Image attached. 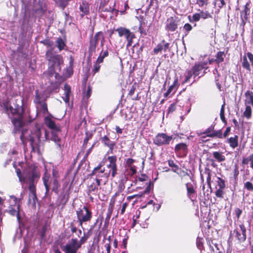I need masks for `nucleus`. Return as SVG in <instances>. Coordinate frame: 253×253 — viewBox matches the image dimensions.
Wrapping results in <instances>:
<instances>
[{"label": "nucleus", "mask_w": 253, "mask_h": 253, "mask_svg": "<svg viewBox=\"0 0 253 253\" xmlns=\"http://www.w3.org/2000/svg\"><path fill=\"white\" fill-rule=\"evenodd\" d=\"M41 173L37 167L34 166L30 167L26 173L25 181L29 184V199L28 202L32 203L34 207H36L38 198L36 193V185L40 178Z\"/></svg>", "instance_id": "nucleus-1"}, {"label": "nucleus", "mask_w": 253, "mask_h": 253, "mask_svg": "<svg viewBox=\"0 0 253 253\" xmlns=\"http://www.w3.org/2000/svg\"><path fill=\"white\" fill-rule=\"evenodd\" d=\"M10 112L14 116L11 119V123L16 130H19L27 123L33 121L32 119L28 120L26 118L22 105L16 104L14 108L10 106Z\"/></svg>", "instance_id": "nucleus-2"}, {"label": "nucleus", "mask_w": 253, "mask_h": 253, "mask_svg": "<svg viewBox=\"0 0 253 253\" xmlns=\"http://www.w3.org/2000/svg\"><path fill=\"white\" fill-rule=\"evenodd\" d=\"M96 180L97 181L93 179V177L89 176L86 181V192L92 202L94 199L93 196H96L99 195L98 191L100 188L101 184L99 183L98 179Z\"/></svg>", "instance_id": "nucleus-3"}, {"label": "nucleus", "mask_w": 253, "mask_h": 253, "mask_svg": "<svg viewBox=\"0 0 253 253\" xmlns=\"http://www.w3.org/2000/svg\"><path fill=\"white\" fill-rule=\"evenodd\" d=\"M76 212L79 225L83 228V223L90 221L92 217V212L89 208L85 206H84L83 208L78 209Z\"/></svg>", "instance_id": "nucleus-4"}, {"label": "nucleus", "mask_w": 253, "mask_h": 253, "mask_svg": "<svg viewBox=\"0 0 253 253\" xmlns=\"http://www.w3.org/2000/svg\"><path fill=\"white\" fill-rule=\"evenodd\" d=\"M90 177L95 176L93 179L97 181V179L99 180V183H101L102 178H104L106 181H107L109 177V172L105 171V168L102 167V165L99 164L97 167H95L91 172L89 174Z\"/></svg>", "instance_id": "nucleus-5"}, {"label": "nucleus", "mask_w": 253, "mask_h": 253, "mask_svg": "<svg viewBox=\"0 0 253 253\" xmlns=\"http://www.w3.org/2000/svg\"><path fill=\"white\" fill-rule=\"evenodd\" d=\"M118 33L119 37H125L126 42V47L130 46L133 42V40L135 38V35L133 32L130 31L129 29L124 27H119L116 30Z\"/></svg>", "instance_id": "nucleus-6"}, {"label": "nucleus", "mask_w": 253, "mask_h": 253, "mask_svg": "<svg viewBox=\"0 0 253 253\" xmlns=\"http://www.w3.org/2000/svg\"><path fill=\"white\" fill-rule=\"evenodd\" d=\"M45 58L50 66L55 67L56 64L60 66L63 64V57L60 54H55L53 49H48L45 53Z\"/></svg>", "instance_id": "nucleus-7"}, {"label": "nucleus", "mask_w": 253, "mask_h": 253, "mask_svg": "<svg viewBox=\"0 0 253 253\" xmlns=\"http://www.w3.org/2000/svg\"><path fill=\"white\" fill-rule=\"evenodd\" d=\"M172 139V135L166 133H158L153 140V143L157 146L169 145Z\"/></svg>", "instance_id": "nucleus-8"}, {"label": "nucleus", "mask_w": 253, "mask_h": 253, "mask_svg": "<svg viewBox=\"0 0 253 253\" xmlns=\"http://www.w3.org/2000/svg\"><path fill=\"white\" fill-rule=\"evenodd\" d=\"M41 136L42 132L40 128H38L32 131L29 135V141L32 148V152H36V147L39 146V144L41 143Z\"/></svg>", "instance_id": "nucleus-9"}, {"label": "nucleus", "mask_w": 253, "mask_h": 253, "mask_svg": "<svg viewBox=\"0 0 253 253\" xmlns=\"http://www.w3.org/2000/svg\"><path fill=\"white\" fill-rule=\"evenodd\" d=\"M99 38H102L101 44L103 45V42L104 41V37L102 32H98L94 36H91L90 37L88 47V52L89 54H92L95 52Z\"/></svg>", "instance_id": "nucleus-10"}, {"label": "nucleus", "mask_w": 253, "mask_h": 253, "mask_svg": "<svg viewBox=\"0 0 253 253\" xmlns=\"http://www.w3.org/2000/svg\"><path fill=\"white\" fill-rule=\"evenodd\" d=\"M179 18L176 15L169 17L166 22L165 30L168 32H173L177 28L179 22Z\"/></svg>", "instance_id": "nucleus-11"}, {"label": "nucleus", "mask_w": 253, "mask_h": 253, "mask_svg": "<svg viewBox=\"0 0 253 253\" xmlns=\"http://www.w3.org/2000/svg\"><path fill=\"white\" fill-rule=\"evenodd\" d=\"M109 164L107 165V168L109 169L108 171H106L107 172H109V176L111 175L112 178H113L117 174V156H109L107 158Z\"/></svg>", "instance_id": "nucleus-12"}, {"label": "nucleus", "mask_w": 253, "mask_h": 253, "mask_svg": "<svg viewBox=\"0 0 253 253\" xmlns=\"http://www.w3.org/2000/svg\"><path fill=\"white\" fill-rule=\"evenodd\" d=\"M207 62L201 61L196 62L194 65L192 67L191 69L193 71L194 78L200 75V72L204 70V72L202 76H204L206 73V70H207L208 67L207 66Z\"/></svg>", "instance_id": "nucleus-13"}, {"label": "nucleus", "mask_w": 253, "mask_h": 253, "mask_svg": "<svg viewBox=\"0 0 253 253\" xmlns=\"http://www.w3.org/2000/svg\"><path fill=\"white\" fill-rule=\"evenodd\" d=\"M109 1V0H102L99 4V10L101 12H111L113 13L115 12V13L117 14L119 10L115 9V7L116 6V2L114 1L113 2L112 5H109L108 7L107 6V4Z\"/></svg>", "instance_id": "nucleus-14"}, {"label": "nucleus", "mask_w": 253, "mask_h": 253, "mask_svg": "<svg viewBox=\"0 0 253 253\" xmlns=\"http://www.w3.org/2000/svg\"><path fill=\"white\" fill-rule=\"evenodd\" d=\"M174 152L178 157H186L188 152V145L183 142L177 144L174 148Z\"/></svg>", "instance_id": "nucleus-15"}, {"label": "nucleus", "mask_w": 253, "mask_h": 253, "mask_svg": "<svg viewBox=\"0 0 253 253\" xmlns=\"http://www.w3.org/2000/svg\"><path fill=\"white\" fill-rule=\"evenodd\" d=\"M89 237V235L87 234L85 235V234H84V236H83L79 241H78L77 238H72L70 240V242L66 245L79 250L81 248L82 245L86 242Z\"/></svg>", "instance_id": "nucleus-16"}, {"label": "nucleus", "mask_w": 253, "mask_h": 253, "mask_svg": "<svg viewBox=\"0 0 253 253\" xmlns=\"http://www.w3.org/2000/svg\"><path fill=\"white\" fill-rule=\"evenodd\" d=\"M163 51L164 52L170 51V44L165 40H163L161 42L159 43L153 49L152 54L155 55L158 53H161Z\"/></svg>", "instance_id": "nucleus-17"}, {"label": "nucleus", "mask_w": 253, "mask_h": 253, "mask_svg": "<svg viewBox=\"0 0 253 253\" xmlns=\"http://www.w3.org/2000/svg\"><path fill=\"white\" fill-rule=\"evenodd\" d=\"M53 178L49 173H48L46 169L42 177V180L43 185L45 189V194H48L49 192L50 189V185L53 186Z\"/></svg>", "instance_id": "nucleus-18"}, {"label": "nucleus", "mask_w": 253, "mask_h": 253, "mask_svg": "<svg viewBox=\"0 0 253 253\" xmlns=\"http://www.w3.org/2000/svg\"><path fill=\"white\" fill-rule=\"evenodd\" d=\"M241 233L237 229L234 230V233H235V237L239 242L242 243L246 240V228L244 224L239 225Z\"/></svg>", "instance_id": "nucleus-19"}, {"label": "nucleus", "mask_w": 253, "mask_h": 253, "mask_svg": "<svg viewBox=\"0 0 253 253\" xmlns=\"http://www.w3.org/2000/svg\"><path fill=\"white\" fill-rule=\"evenodd\" d=\"M53 178V187L51 188V190L53 192H54L56 194H58L59 193V188L60 186V183L58 180L59 175L58 172L57 170L55 169H53L52 172V177Z\"/></svg>", "instance_id": "nucleus-20"}, {"label": "nucleus", "mask_w": 253, "mask_h": 253, "mask_svg": "<svg viewBox=\"0 0 253 253\" xmlns=\"http://www.w3.org/2000/svg\"><path fill=\"white\" fill-rule=\"evenodd\" d=\"M80 15L82 18L89 13V4L85 0H82L80 2L79 6Z\"/></svg>", "instance_id": "nucleus-21"}, {"label": "nucleus", "mask_w": 253, "mask_h": 253, "mask_svg": "<svg viewBox=\"0 0 253 253\" xmlns=\"http://www.w3.org/2000/svg\"><path fill=\"white\" fill-rule=\"evenodd\" d=\"M51 117H52V116L50 114H49V116L45 117L44 122L45 126L52 130L61 131L60 127L56 125L55 122L51 119Z\"/></svg>", "instance_id": "nucleus-22"}, {"label": "nucleus", "mask_w": 253, "mask_h": 253, "mask_svg": "<svg viewBox=\"0 0 253 253\" xmlns=\"http://www.w3.org/2000/svg\"><path fill=\"white\" fill-rule=\"evenodd\" d=\"M100 140L104 145L108 147L111 152H112L114 146L116 145V143L114 141H111L107 135L101 137Z\"/></svg>", "instance_id": "nucleus-23"}, {"label": "nucleus", "mask_w": 253, "mask_h": 253, "mask_svg": "<svg viewBox=\"0 0 253 253\" xmlns=\"http://www.w3.org/2000/svg\"><path fill=\"white\" fill-rule=\"evenodd\" d=\"M37 94L36 95L35 100V102L41 105V111L43 114L45 115L46 114H49L47 108V104L45 101H41L40 100V95L38 94V90H37Z\"/></svg>", "instance_id": "nucleus-24"}, {"label": "nucleus", "mask_w": 253, "mask_h": 253, "mask_svg": "<svg viewBox=\"0 0 253 253\" xmlns=\"http://www.w3.org/2000/svg\"><path fill=\"white\" fill-rule=\"evenodd\" d=\"M44 74L46 76L47 78L49 80H50V78L52 77L53 75H54L56 80H59L61 78V76L58 73L55 72V67L53 66H50L47 71L44 73Z\"/></svg>", "instance_id": "nucleus-25"}, {"label": "nucleus", "mask_w": 253, "mask_h": 253, "mask_svg": "<svg viewBox=\"0 0 253 253\" xmlns=\"http://www.w3.org/2000/svg\"><path fill=\"white\" fill-rule=\"evenodd\" d=\"M178 78H175L172 84L170 85L167 90V91L164 94V96L165 97H167L169 96V95L170 94L171 92L173 91L172 94H174L175 92V91L176 89L178 87Z\"/></svg>", "instance_id": "nucleus-26"}, {"label": "nucleus", "mask_w": 253, "mask_h": 253, "mask_svg": "<svg viewBox=\"0 0 253 253\" xmlns=\"http://www.w3.org/2000/svg\"><path fill=\"white\" fill-rule=\"evenodd\" d=\"M16 208H15V207H13L12 205H10L8 207V210L7 211L8 213L10 214L11 215L14 216L16 215L17 220L18 221H20L21 219V217L20 215V211H19V209H20V206L19 205H18L16 206Z\"/></svg>", "instance_id": "nucleus-27"}, {"label": "nucleus", "mask_w": 253, "mask_h": 253, "mask_svg": "<svg viewBox=\"0 0 253 253\" xmlns=\"http://www.w3.org/2000/svg\"><path fill=\"white\" fill-rule=\"evenodd\" d=\"M185 186L187 190V197L193 201L192 198L194 197V195L196 194V191L193 185L189 183L185 184Z\"/></svg>", "instance_id": "nucleus-28"}, {"label": "nucleus", "mask_w": 253, "mask_h": 253, "mask_svg": "<svg viewBox=\"0 0 253 253\" xmlns=\"http://www.w3.org/2000/svg\"><path fill=\"white\" fill-rule=\"evenodd\" d=\"M226 142L232 148L235 149L238 146V136L235 135L234 137H230L227 139Z\"/></svg>", "instance_id": "nucleus-29"}, {"label": "nucleus", "mask_w": 253, "mask_h": 253, "mask_svg": "<svg viewBox=\"0 0 253 253\" xmlns=\"http://www.w3.org/2000/svg\"><path fill=\"white\" fill-rule=\"evenodd\" d=\"M114 208V203H110L107 212L106 214V218L105 219V225H108L109 223L110 219L112 215Z\"/></svg>", "instance_id": "nucleus-30"}, {"label": "nucleus", "mask_w": 253, "mask_h": 253, "mask_svg": "<svg viewBox=\"0 0 253 253\" xmlns=\"http://www.w3.org/2000/svg\"><path fill=\"white\" fill-rule=\"evenodd\" d=\"M64 90H65V97L63 98V100L66 103H69L70 100V95L71 93V88L69 85L67 84H64Z\"/></svg>", "instance_id": "nucleus-31"}, {"label": "nucleus", "mask_w": 253, "mask_h": 253, "mask_svg": "<svg viewBox=\"0 0 253 253\" xmlns=\"http://www.w3.org/2000/svg\"><path fill=\"white\" fill-rule=\"evenodd\" d=\"M60 84V83L58 81H51L50 82V85L48 86V89L50 92H57Z\"/></svg>", "instance_id": "nucleus-32"}, {"label": "nucleus", "mask_w": 253, "mask_h": 253, "mask_svg": "<svg viewBox=\"0 0 253 253\" xmlns=\"http://www.w3.org/2000/svg\"><path fill=\"white\" fill-rule=\"evenodd\" d=\"M245 104L246 105H252L253 106V92L248 90L245 92Z\"/></svg>", "instance_id": "nucleus-33"}, {"label": "nucleus", "mask_w": 253, "mask_h": 253, "mask_svg": "<svg viewBox=\"0 0 253 253\" xmlns=\"http://www.w3.org/2000/svg\"><path fill=\"white\" fill-rule=\"evenodd\" d=\"M226 56V53L224 51H218L215 55V62L218 64L224 61Z\"/></svg>", "instance_id": "nucleus-34"}, {"label": "nucleus", "mask_w": 253, "mask_h": 253, "mask_svg": "<svg viewBox=\"0 0 253 253\" xmlns=\"http://www.w3.org/2000/svg\"><path fill=\"white\" fill-rule=\"evenodd\" d=\"M93 135V132L92 131H89L88 130H86L85 132V137L84 140V142L83 144V147L84 148H86L87 144L89 140L91 139Z\"/></svg>", "instance_id": "nucleus-35"}, {"label": "nucleus", "mask_w": 253, "mask_h": 253, "mask_svg": "<svg viewBox=\"0 0 253 253\" xmlns=\"http://www.w3.org/2000/svg\"><path fill=\"white\" fill-rule=\"evenodd\" d=\"M56 43L57 44V47L60 51L64 49L65 47L66 46V41L64 40L61 37L57 39Z\"/></svg>", "instance_id": "nucleus-36"}, {"label": "nucleus", "mask_w": 253, "mask_h": 253, "mask_svg": "<svg viewBox=\"0 0 253 253\" xmlns=\"http://www.w3.org/2000/svg\"><path fill=\"white\" fill-rule=\"evenodd\" d=\"M204 173L207 175V182L208 184V186L209 188H211V170L210 169L208 168H205Z\"/></svg>", "instance_id": "nucleus-37"}, {"label": "nucleus", "mask_w": 253, "mask_h": 253, "mask_svg": "<svg viewBox=\"0 0 253 253\" xmlns=\"http://www.w3.org/2000/svg\"><path fill=\"white\" fill-rule=\"evenodd\" d=\"M213 157L219 162H223L225 160V157L221 152L214 151L212 153Z\"/></svg>", "instance_id": "nucleus-38"}, {"label": "nucleus", "mask_w": 253, "mask_h": 253, "mask_svg": "<svg viewBox=\"0 0 253 253\" xmlns=\"http://www.w3.org/2000/svg\"><path fill=\"white\" fill-rule=\"evenodd\" d=\"M169 166L172 168V171L175 173L178 174V170L180 169L179 166L174 163L172 160H169L168 161Z\"/></svg>", "instance_id": "nucleus-39"}, {"label": "nucleus", "mask_w": 253, "mask_h": 253, "mask_svg": "<svg viewBox=\"0 0 253 253\" xmlns=\"http://www.w3.org/2000/svg\"><path fill=\"white\" fill-rule=\"evenodd\" d=\"M47 226L46 225H44L41 231H38V233L41 238V242L42 241L46 236V232L47 231Z\"/></svg>", "instance_id": "nucleus-40"}, {"label": "nucleus", "mask_w": 253, "mask_h": 253, "mask_svg": "<svg viewBox=\"0 0 253 253\" xmlns=\"http://www.w3.org/2000/svg\"><path fill=\"white\" fill-rule=\"evenodd\" d=\"M57 132V131H55V130H52L51 139L56 143L58 147H60V144L59 143V142L60 141V139L56 133Z\"/></svg>", "instance_id": "nucleus-41"}, {"label": "nucleus", "mask_w": 253, "mask_h": 253, "mask_svg": "<svg viewBox=\"0 0 253 253\" xmlns=\"http://www.w3.org/2000/svg\"><path fill=\"white\" fill-rule=\"evenodd\" d=\"M214 131V126H211L207 128L204 132L198 133V136L202 135L203 134H206L208 137H210V134H212Z\"/></svg>", "instance_id": "nucleus-42"}, {"label": "nucleus", "mask_w": 253, "mask_h": 253, "mask_svg": "<svg viewBox=\"0 0 253 253\" xmlns=\"http://www.w3.org/2000/svg\"><path fill=\"white\" fill-rule=\"evenodd\" d=\"M224 109H225V103L222 105L220 111V118L221 121L225 125H227V122L225 119L224 115Z\"/></svg>", "instance_id": "nucleus-43"}, {"label": "nucleus", "mask_w": 253, "mask_h": 253, "mask_svg": "<svg viewBox=\"0 0 253 253\" xmlns=\"http://www.w3.org/2000/svg\"><path fill=\"white\" fill-rule=\"evenodd\" d=\"M245 111L243 113L244 116L247 119H250L252 117V108L249 105H246Z\"/></svg>", "instance_id": "nucleus-44"}, {"label": "nucleus", "mask_w": 253, "mask_h": 253, "mask_svg": "<svg viewBox=\"0 0 253 253\" xmlns=\"http://www.w3.org/2000/svg\"><path fill=\"white\" fill-rule=\"evenodd\" d=\"M63 250L65 253H77L79 250L65 245Z\"/></svg>", "instance_id": "nucleus-45"}, {"label": "nucleus", "mask_w": 253, "mask_h": 253, "mask_svg": "<svg viewBox=\"0 0 253 253\" xmlns=\"http://www.w3.org/2000/svg\"><path fill=\"white\" fill-rule=\"evenodd\" d=\"M242 67L246 69L249 72L251 71V68L250 67V64L248 62L246 56H244L243 59V62L242 63Z\"/></svg>", "instance_id": "nucleus-46"}, {"label": "nucleus", "mask_w": 253, "mask_h": 253, "mask_svg": "<svg viewBox=\"0 0 253 253\" xmlns=\"http://www.w3.org/2000/svg\"><path fill=\"white\" fill-rule=\"evenodd\" d=\"M210 137H217L220 139L223 138L221 129L217 130H214L213 133H212V134H210Z\"/></svg>", "instance_id": "nucleus-47"}, {"label": "nucleus", "mask_w": 253, "mask_h": 253, "mask_svg": "<svg viewBox=\"0 0 253 253\" xmlns=\"http://www.w3.org/2000/svg\"><path fill=\"white\" fill-rule=\"evenodd\" d=\"M201 18L206 19L212 17L211 15L208 11L200 10L199 13Z\"/></svg>", "instance_id": "nucleus-48"}, {"label": "nucleus", "mask_w": 253, "mask_h": 253, "mask_svg": "<svg viewBox=\"0 0 253 253\" xmlns=\"http://www.w3.org/2000/svg\"><path fill=\"white\" fill-rule=\"evenodd\" d=\"M217 180L216 181V182L217 184V186L219 187V188L225 189V188L226 187L225 180L219 177H217Z\"/></svg>", "instance_id": "nucleus-49"}, {"label": "nucleus", "mask_w": 253, "mask_h": 253, "mask_svg": "<svg viewBox=\"0 0 253 253\" xmlns=\"http://www.w3.org/2000/svg\"><path fill=\"white\" fill-rule=\"evenodd\" d=\"M249 4L246 3L245 6L244 10L241 12V15L244 16L245 19L247 20L248 19V15L250 14V9L248 7Z\"/></svg>", "instance_id": "nucleus-50"}, {"label": "nucleus", "mask_w": 253, "mask_h": 253, "mask_svg": "<svg viewBox=\"0 0 253 253\" xmlns=\"http://www.w3.org/2000/svg\"><path fill=\"white\" fill-rule=\"evenodd\" d=\"M196 245L199 250H202L204 248L203 238L198 237L196 239Z\"/></svg>", "instance_id": "nucleus-51"}, {"label": "nucleus", "mask_w": 253, "mask_h": 253, "mask_svg": "<svg viewBox=\"0 0 253 253\" xmlns=\"http://www.w3.org/2000/svg\"><path fill=\"white\" fill-rule=\"evenodd\" d=\"M27 130L26 129H23L21 130V133L20 136V138L22 142V143L24 146L27 145V140L24 136L25 133L26 131H27Z\"/></svg>", "instance_id": "nucleus-52"}, {"label": "nucleus", "mask_w": 253, "mask_h": 253, "mask_svg": "<svg viewBox=\"0 0 253 253\" xmlns=\"http://www.w3.org/2000/svg\"><path fill=\"white\" fill-rule=\"evenodd\" d=\"M148 179V176L144 173L141 174L140 176L136 178L135 179L134 183L136 184L137 181L143 182L144 181H147Z\"/></svg>", "instance_id": "nucleus-53"}, {"label": "nucleus", "mask_w": 253, "mask_h": 253, "mask_svg": "<svg viewBox=\"0 0 253 253\" xmlns=\"http://www.w3.org/2000/svg\"><path fill=\"white\" fill-rule=\"evenodd\" d=\"M224 189L221 188L217 189L215 192V195L216 197L220 199H222L225 193Z\"/></svg>", "instance_id": "nucleus-54"}, {"label": "nucleus", "mask_w": 253, "mask_h": 253, "mask_svg": "<svg viewBox=\"0 0 253 253\" xmlns=\"http://www.w3.org/2000/svg\"><path fill=\"white\" fill-rule=\"evenodd\" d=\"M193 71L191 69V70H188L186 72V75H185V78L184 80V81L183 82V83H187L189 81L191 78L194 76V74H193Z\"/></svg>", "instance_id": "nucleus-55"}, {"label": "nucleus", "mask_w": 253, "mask_h": 253, "mask_svg": "<svg viewBox=\"0 0 253 253\" xmlns=\"http://www.w3.org/2000/svg\"><path fill=\"white\" fill-rule=\"evenodd\" d=\"M101 66L97 63H95L93 65V68L91 70V73L93 75H94L97 73L99 72Z\"/></svg>", "instance_id": "nucleus-56"}, {"label": "nucleus", "mask_w": 253, "mask_h": 253, "mask_svg": "<svg viewBox=\"0 0 253 253\" xmlns=\"http://www.w3.org/2000/svg\"><path fill=\"white\" fill-rule=\"evenodd\" d=\"M16 172L17 176L18 177L19 180L20 182H25L26 177L22 176L21 171L20 169L16 168Z\"/></svg>", "instance_id": "nucleus-57"}, {"label": "nucleus", "mask_w": 253, "mask_h": 253, "mask_svg": "<svg viewBox=\"0 0 253 253\" xmlns=\"http://www.w3.org/2000/svg\"><path fill=\"white\" fill-rule=\"evenodd\" d=\"M188 18L191 22L199 21L201 18L199 13H195L192 16V20L190 19V16H189Z\"/></svg>", "instance_id": "nucleus-58"}, {"label": "nucleus", "mask_w": 253, "mask_h": 253, "mask_svg": "<svg viewBox=\"0 0 253 253\" xmlns=\"http://www.w3.org/2000/svg\"><path fill=\"white\" fill-rule=\"evenodd\" d=\"M244 188L249 191H253V184L250 181H247L244 183Z\"/></svg>", "instance_id": "nucleus-59"}, {"label": "nucleus", "mask_w": 253, "mask_h": 253, "mask_svg": "<svg viewBox=\"0 0 253 253\" xmlns=\"http://www.w3.org/2000/svg\"><path fill=\"white\" fill-rule=\"evenodd\" d=\"M209 3V0H197L196 4L200 7H203L204 6L208 5Z\"/></svg>", "instance_id": "nucleus-60"}, {"label": "nucleus", "mask_w": 253, "mask_h": 253, "mask_svg": "<svg viewBox=\"0 0 253 253\" xmlns=\"http://www.w3.org/2000/svg\"><path fill=\"white\" fill-rule=\"evenodd\" d=\"M135 162V160L132 158H128L126 161V167L128 168L132 166L133 164Z\"/></svg>", "instance_id": "nucleus-61"}, {"label": "nucleus", "mask_w": 253, "mask_h": 253, "mask_svg": "<svg viewBox=\"0 0 253 253\" xmlns=\"http://www.w3.org/2000/svg\"><path fill=\"white\" fill-rule=\"evenodd\" d=\"M1 106L3 108L5 112L7 114H8V111H9V110L10 111V106H11L9 104V102L6 101V102H3L1 105Z\"/></svg>", "instance_id": "nucleus-62"}, {"label": "nucleus", "mask_w": 253, "mask_h": 253, "mask_svg": "<svg viewBox=\"0 0 253 253\" xmlns=\"http://www.w3.org/2000/svg\"><path fill=\"white\" fill-rule=\"evenodd\" d=\"M74 58H73V57L72 56H71L70 60L69 61L70 66L67 69V70L71 72L70 76H71L72 74H73V64H74Z\"/></svg>", "instance_id": "nucleus-63"}, {"label": "nucleus", "mask_w": 253, "mask_h": 253, "mask_svg": "<svg viewBox=\"0 0 253 253\" xmlns=\"http://www.w3.org/2000/svg\"><path fill=\"white\" fill-rule=\"evenodd\" d=\"M253 157V154H251L249 157H244L242 159V163L243 165H248L249 162H251V158Z\"/></svg>", "instance_id": "nucleus-64"}]
</instances>
